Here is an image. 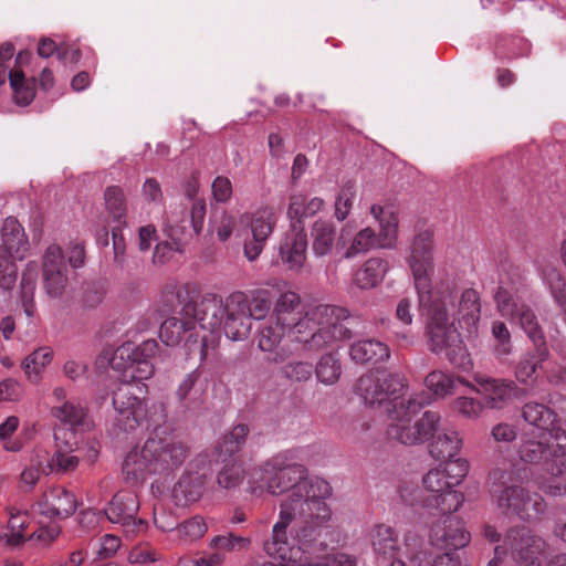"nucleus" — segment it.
<instances>
[{"label":"nucleus","mask_w":566,"mask_h":566,"mask_svg":"<svg viewBox=\"0 0 566 566\" xmlns=\"http://www.w3.org/2000/svg\"><path fill=\"white\" fill-rule=\"evenodd\" d=\"M313 455V447L283 450L250 472L248 492L252 495L289 493L280 505L271 537L263 545L271 559L295 560L300 549L290 543V537L294 535L300 542H313L327 530L333 518L327 503L332 496L331 484L322 478L310 476L303 464Z\"/></svg>","instance_id":"f257e3e1"},{"label":"nucleus","mask_w":566,"mask_h":566,"mask_svg":"<svg viewBox=\"0 0 566 566\" xmlns=\"http://www.w3.org/2000/svg\"><path fill=\"white\" fill-rule=\"evenodd\" d=\"M356 394L367 406H384L388 416L387 434L407 446L428 440L439 424V416L431 411L419 415L428 402L419 395H406L407 384L399 373L377 370L361 376Z\"/></svg>","instance_id":"f03ea898"},{"label":"nucleus","mask_w":566,"mask_h":566,"mask_svg":"<svg viewBox=\"0 0 566 566\" xmlns=\"http://www.w3.org/2000/svg\"><path fill=\"white\" fill-rule=\"evenodd\" d=\"M431 248L430 233H420L411 243L408 259L419 296V304L421 307L428 308V346L431 352L444 355L453 365L468 370L471 368V360L463 345V338L449 322L448 305L453 304L447 296L433 298L431 291Z\"/></svg>","instance_id":"7ed1b4c3"},{"label":"nucleus","mask_w":566,"mask_h":566,"mask_svg":"<svg viewBox=\"0 0 566 566\" xmlns=\"http://www.w3.org/2000/svg\"><path fill=\"white\" fill-rule=\"evenodd\" d=\"M270 318L287 328L291 339L302 344V349L307 352L352 338L346 310L321 305L302 317L300 297L294 292H285L279 297Z\"/></svg>","instance_id":"20e7f679"},{"label":"nucleus","mask_w":566,"mask_h":566,"mask_svg":"<svg viewBox=\"0 0 566 566\" xmlns=\"http://www.w3.org/2000/svg\"><path fill=\"white\" fill-rule=\"evenodd\" d=\"M186 314L199 315V326L207 331L209 338L214 337L218 343L221 332L230 340L245 339L252 329L250 319V303L243 292L231 293L223 302L214 294L200 297L198 306L186 307Z\"/></svg>","instance_id":"39448f33"},{"label":"nucleus","mask_w":566,"mask_h":566,"mask_svg":"<svg viewBox=\"0 0 566 566\" xmlns=\"http://www.w3.org/2000/svg\"><path fill=\"white\" fill-rule=\"evenodd\" d=\"M188 457V448L171 436L151 437L142 447L132 449L124 459L122 472L130 483L145 481L150 475H167L178 469Z\"/></svg>","instance_id":"423d86ee"},{"label":"nucleus","mask_w":566,"mask_h":566,"mask_svg":"<svg viewBox=\"0 0 566 566\" xmlns=\"http://www.w3.org/2000/svg\"><path fill=\"white\" fill-rule=\"evenodd\" d=\"M164 301L175 310L180 306L179 317H170L163 322L159 331L161 340L167 346H184L188 354L195 348H199L200 358L205 359L208 355V348L216 346L214 337L209 338L207 331L199 326V315L186 314V307L190 305L198 306L200 298L189 300V292L185 286H176L174 291H167L164 294Z\"/></svg>","instance_id":"0eeeda50"},{"label":"nucleus","mask_w":566,"mask_h":566,"mask_svg":"<svg viewBox=\"0 0 566 566\" xmlns=\"http://www.w3.org/2000/svg\"><path fill=\"white\" fill-rule=\"evenodd\" d=\"M500 314L511 322H518L521 327L537 347L535 353L525 354L515 367V377L522 384H528L547 359L548 350L544 346V337L533 311L521 303L513 290L501 285L495 294Z\"/></svg>","instance_id":"6e6552de"},{"label":"nucleus","mask_w":566,"mask_h":566,"mask_svg":"<svg viewBox=\"0 0 566 566\" xmlns=\"http://www.w3.org/2000/svg\"><path fill=\"white\" fill-rule=\"evenodd\" d=\"M469 462L457 458L429 470L422 478L423 489L429 493L424 506L434 509L441 515L457 512L464 502V495L455 488L469 472Z\"/></svg>","instance_id":"1a4fd4ad"},{"label":"nucleus","mask_w":566,"mask_h":566,"mask_svg":"<svg viewBox=\"0 0 566 566\" xmlns=\"http://www.w3.org/2000/svg\"><path fill=\"white\" fill-rule=\"evenodd\" d=\"M545 541L525 526L506 532L503 543L495 547L494 558L488 566H541L539 556Z\"/></svg>","instance_id":"9d476101"},{"label":"nucleus","mask_w":566,"mask_h":566,"mask_svg":"<svg viewBox=\"0 0 566 566\" xmlns=\"http://www.w3.org/2000/svg\"><path fill=\"white\" fill-rule=\"evenodd\" d=\"M518 454L525 463L541 464L545 470L556 471V465L566 455V431L531 430L523 436Z\"/></svg>","instance_id":"9b49d317"},{"label":"nucleus","mask_w":566,"mask_h":566,"mask_svg":"<svg viewBox=\"0 0 566 566\" xmlns=\"http://www.w3.org/2000/svg\"><path fill=\"white\" fill-rule=\"evenodd\" d=\"M0 237V287L10 290L17 280V261L25 259L30 244L23 227L12 217L3 221Z\"/></svg>","instance_id":"f8f14e48"},{"label":"nucleus","mask_w":566,"mask_h":566,"mask_svg":"<svg viewBox=\"0 0 566 566\" xmlns=\"http://www.w3.org/2000/svg\"><path fill=\"white\" fill-rule=\"evenodd\" d=\"M276 222L275 213L271 207H260L253 212H243L239 223L251 231V239L243 243V253L249 261H255L262 253L266 240L273 232Z\"/></svg>","instance_id":"ddd939ff"},{"label":"nucleus","mask_w":566,"mask_h":566,"mask_svg":"<svg viewBox=\"0 0 566 566\" xmlns=\"http://www.w3.org/2000/svg\"><path fill=\"white\" fill-rule=\"evenodd\" d=\"M495 496L497 507L505 514H516L523 520L537 517L544 511V501L538 494H530L520 485H510Z\"/></svg>","instance_id":"4468645a"},{"label":"nucleus","mask_w":566,"mask_h":566,"mask_svg":"<svg viewBox=\"0 0 566 566\" xmlns=\"http://www.w3.org/2000/svg\"><path fill=\"white\" fill-rule=\"evenodd\" d=\"M113 406L116 411L115 426L125 432L134 431L149 417L148 403L134 396L127 386L114 392Z\"/></svg>","instance_id":"2eb2a0df"},{"label":"nucleus","mask_w":566,"mask_h":566,"mask_svg":"<svg viewBox=\"0 0 566 566\" xmlns=\"http://www.w3.org/2000/svg\"><path fill=\"white\" fill-rule=\"evenodd\" d=\"M42 281L45 292L52 296H61L69 285V269L60 245L50 244L42 258Z\"/></svg>","instance_id":"dca6fc26"},{"label":"nucleus","mask_w":566,"mask_h":566,"mask_svg":"<svg viewBox=\"0 0 566 566\" xmlns=\"http://www.w3.org/2000/svg\"><path fill=\"white\" fill-rule=\"evenodd\" d=\"M139 509L137 496L133 492H118L105 509V514L109 522L120 524L127 536L140 532L145 523L137 520L136 514Z\"/></svg>","instance_id":"f3484780"},{"label":"nucleus","mask_w":566,"mask_h":566,"mask_svg":"<svg viewBox=\"0 0 566 566\" xmlns=\"http://www.w3.org/2000/svg\"><path fill=\"white\" fill-rule=\"evenodd\" d=\"M332 521L328 523V527L324 531L315 541L310 543L300 542L298 538L294 539V535L290 537V543L300 549V553L295 560H274L272 559L269 563H254L251 566H356V558L352 555L345 553H336L325 558L324 563H311L308 556H306V549L316 542L319 545L325 544V541H321L323 535H327L331 532Z\"/></svg>","instance_id":"a211bd4d"},{"label":"nucleus","mask_w":566,"mask_h":566,"mask_svg":"<svg viewBox=\"0 0 566 566\" xmlns=\"http://www.w3.org/2000/svg\"><path fill=\"white\" fill-rule=\"evenodd\" d=\"M449 297L452 304L453 300L451 295L444 294L438 298ZM433 298H437L433 296ZM455 305H448V310H454ZM481 305L476 291L472 289L465 290L458 300L457 311H452V316L457 317L461 329L464 333V337L468 339L475 338L479 331Z\"/></svg>","instance_id":"6ab92c4d"},{"label":"nucleus","mask_w":566,"mask_h":566,"mask_svg":"<svg viewBox=\"0 0 566 566\" xmlns=\"http://www.w3.org/2000/svg\"><path fill=\"white\" fill-rule=\"evenodd\" d=\"M50 415L62 424L60 428L75 431L85 418V409L76 399L69 398L63 387H55L50 399Z\"/></svg>","instance_id":"aec40b11"},{"label":"nucleus","mask_w":566,"mask_h":566,"mask_svg":"<svg viewBox=\"0 0 566 566\" xmlns=\"http://www.w3.org/2000/svg\"><path fill=\"white\" fill-rule=\"evenodd\" d=\"M287 328L274 323L273 318H269L258 334V347L265 354L269 363L281 364L285 361L293 352L282 345L283 336Z\"/></svg>","instance_id":"412c9836"},{"label":"nucleus","mask_w":566,"mask_h":566,"mask_svg":"<svg viewBox=\"0 0 566 566\" xmlns=\"http://www.w3.org/2000/svg\"><path fill=\"white\" fill-rule=\"evenodd\" d=\"M55 451L50 455L53 473H66L76 469L78 464L77 457L73 451L77 446L76 432L65 428L54 430Z\"/></svg>","instance_id":"4be33fe9"},{"label":"nucleus","mask_w":566,"mask_h":566,"mask_svg":"<svg viewBox=\"0 0 566 566\" xmlns=\"http://www.w3.org/2000/svg\"><path fill=\"white\" fill-rule=\"evenodd\" d=\"M36 506L42 515L66 518L75 513L77 501L72 492L62 486H54L43 494Z\"/></svg>","instance_id":"5701e85b"},{"label":"nucleus","mask_w":566,"mask_h":566,"mask_svg":"<svg viewBox=\"0 0 566 566\" xmlns=\"http://www.w3.org/2000/svg\"><path fill=\"white\" fill-rule=\"evenodd\" d=\"M481 389L471 387L483 396L485 406L490 409H503L511 403L518 394V388L513 381L502 379H482L479 381Z\"/></svg>","instance_id":"b1692460"},{"label":"nucleus","mask_w":566,"mask_h":566,"mask_svg":"<svg viewBox=\"0 0 566 566\" xmlns=\"http://www.w3.org/2000/svg\"><path fill=\"white\" fill-rule=\"evenodd\" d=\"M369 541L374 553L385 560H392L391 565L401 560L406 566L403 554L398 546L394 530L385 524L375 525L369 532Z\"/></svg>","instance_id":"393cba45"},{"label":"nucleus","mask_w":566,"mask_h":566,"mask_svg":"<svg viewBox=\"0 0 566 566\" xmlns=\"http://www.w3.org/2000/svg\"><path fill=\"white\" fill-rule=\"evenodd\" d=\"M307 240L301 231L287 232L280 243L281 262L292 271H300L306 261Z\"/></svg>","instance_id":"a878e982"},{"label":"nucleus","mask_w":566,"mask_h":566,"mask_svg":"<svg viewBox=\"0 0 566 566\" xmlns=\"http://www.w3.org/2000/svg\"><path fill=\"white\" fill-rule=\"evenodd\" d=\"M443 524L448 526L449 531L444 527L437 525L432 528L431 539L437 546L458 549L464 547L470 542V534L461 525L460 522L452 517L451 514L443 515Z\"/></svg>","instance_id":"bb28decb"},{"label":"nucleus","mask_w":566,"mask_h":566,"mask_svg":"<svg viewBox=\"0 0 566 566\" xmlns=\"http://www.w3.org/2000/svg\"><path fill=\"white\" fill-rule=\"evenodd\" d=\"M388 262L380 258H370L355 272L352 287L368 291L378 286L388 272Z\"/></svg>","instance_id":"cd10ccee"},{"label":"nucleus","mask_w":566,"mask_h":566,"mask_svg":"<svg viewBox=\"0 0 566 566\" xmlns=\"http://www.w3.org/2000/svg\"><path fill=\"white\" fill-rule=\"evenodd\" d=\"M349 355L356 363H380L390 357L387 344L377 339H361L352 344Z\"/></svg>","instance_id":"c85d7f7f"},{"label":"nucleus","mask_w":566,"mask_h":566,"mask_svg":"<svg viewBox=\"0 0 566 566\" xmlns=\"http://www.w3.org/2000/svg\"><path fill=\"white\" fill-rule=\"evenodd\" d=\"M373 217L379 221V248L390 249L397 241L398 233V217L391 210H386L379 205H374L370 208Z\"/></svg>","instance_id":"c756f323"},{"label":"nucleus","mask_w":566,"mask_h":566,"mask_svg":"<svg viewBox=\"0 0 566 566\" xmlns=\"http://www.w3.org/2000/svg\"><path fill=\"white\" fill-rule=\"evenodd\" d=\"M312 251L315 256L323 258L332 253L335 239L336 229L331 221L316 220L311 230Z\"/></svg>","instance_id":"7c9ffc66"},{"label":"nucleus","mask_w":566,"mask_h":566,"mask_svg":"<svg viewBox=\"0 0 566 566\" xmlns=\"http://www.w3.org/2000/svg\"><path fill=\"white\" fill-rule=\"evenodd\" d=\"M53 349L48 346H42L33 350L21 361V369L25 378L31 382H39L42 376L52 363Z\"/></svg>","instance_id":"2f4dec72"},{"label":"nucleus","mask_w":566,"mask_h":566,"mask_svg":"<svg viewBox=\"0 0 566 566\" xmlns=\"http://www.w3.org/2000/svg\"><path fill=\"white\" fill-rule=\"evenodd\" d=\"M203 488V478L199 474H184L174 485L171 494L174 500L181 505L197 501Z\"/></svg>","instance_id":"473e14b6"},{"label":"nucleus","mask_w":566,"mask_h":566,"mask_svg":"<svg viewBox=\"0 0 566 566\" xmlns=\"http://www.w3.org/2000/svg\"><path fill=\"white\" fill-rule=\"evenodd\" d=\"M463 439L458 431L440 433L430 444V453L438 460H448L454 458L462 448Z\"/></svg>","instance_id":"72a5a7b5"},{"label":"nucleus","mask_w":566,"mask_h":566,"mask_svg":"<svg viewBox=\"0 0 566 566\" xmlns=\"http://www.w3.org/2000/svg\"><path fill=\"white\" fill-rule=\"evenodd\" d=\"M523 418L534 428L535 431H553L559 428H554L555 413L544 405L530 402L523 408Z\"/></svg>","instance_id":"f704fd0d"},{"label":"nucleus","mask_w":566,"mask_h":566,"mask_svg":"<svg viewBox=\"0 0 566 566\" xmlns=\"http://www.w3.org/2000/svg\"><path fill=\"white\" fill-rule=\"evenodd\" d=\"M424 384L434 396L440 398L452 395L459 384L471 387L461 378H453L452 376L440 370L431 371L427 376Z\"/></svg>","instance_id":"c9c22d12"},{"label":"nucleus","mask_w":566,"mask_h":566,"mask_svg":"<svg viewBox=\"0 0 566 566\" xmlns=\"http://www.w3.org/2000/svg\"><path fill=\"white\" fill-rule=\"evenodd\" d=\"M7 513L10 534L6 535V541L10 546H19L24 542L23 530L30 523V515L15 506H8Z\"/></svg>","instance_id":"e433bc0d"},{"label":"nucleus","mask_w":566,"mask_h":566,"mask_svg":"<svg viewBox=\"0 0 566 566\" xmlns=\"http://www.w3.org/2000/svg\"><path fill=\"white\" fill-rule=\"evenodd\" d=\"M249 433V428L245 424L234 426L228 433H226L218 446V455L222 460L232 457L241 450L245 443Z\"/></svg>","instance_id":"4c0bfd02"},{"label":"nucleus","mask_w":566,"mask_h":566,"mask_svg":"<svg viewBox=\"0 0 566 566\" xmlns=\"http://www.w3.org/2000/svg\"><path fill=\"white\" fill-rule=\"evenodd\" d=\"M164 230L167 237L172 240V243L161 242L155 247L154 259L158 262H164L174 251H180L186 228L174 226L172 220L168 218Z\"/></svg>","instance_id":"58836bf2"},{"label":"nucleus","mask_w":566,"mask_h":566,"mask_svg":"<svg viewBox=\"0 0 566 566\" xmlns=\"http://www.w3.org/2000/svg\"><path fill=\"white\" fill-rule=\"evenodd\" d=\"M36 287V269L33 264H28L20 283V302L28 317L35 313L34 292Z\"/></svg>","instance_id":"ea45409f"},{"label":"nucleus","mask_w":566,"mask_h":566,"mask_svg":"<svg viewBox=\"0 0 566 566\" xmlns=\"http://www.w3.org/2000/svg\"><path fill=\"white\" fill-rule=\"evenodd\" d=\"M8 78L10 81V86L13 91L17 104L23 106L29 105L35 96L33 80H25L24 73L20 70H10L8 73Z\"/></svg>","instance_id":"a19ab883"},{"label":"nucleus","mask_w":566,"mask_h":566,"mask_svg":"<svg viewBox=\"0 0 566 566\" xmlns=\"http://www.w3.org/2000/svg\"><path fill=\"white\" fill-rule=\"evenodd\" d=\"M374 248H379V240L370 228L359 230L344 252L345 259H353L361 253H366Z\"/></svg>","instance_id":"79ce46f5"},{"label":"nucleus","mask_w":566,"mask_h":566,"mask_svg":"<svg viewBox=\"0 0 566 566\" xmlns=\"http://www.w3.org/2000/svg\"><path fill=\"white\" fill-rule=\"evenodd\" d=\"M255 467H251L249 469L241 462H232L222 468V470L218 474V483L220 486L224 489H233L243 483L245 480L248 482L250 472Z\"/></svg>","instance_id":"37998d69"},{"label":"nucleus","mask_w":566,"mask_h":566,"mask_svg":"<svg viewBox=\"0 0 566 566\" xmlns=\"http://www.w3.org/2000/svg\"><path fill=\"white\" fill-rule=\"evenodd\" d=\"M19 426L20 420L17 416H9L0 422V446L4 451L15 453L23 449L24 442L19 438H14Z\"/></svg>","instance_id":"c03bdc74"},{"label":"nucleus","mask_w":566,"mask_h":566,"mask_svg":"<svg viewBox=\"0 0 566 566\" xmlns=\"http://www.w3.org/2000/svg\"><path fill=\"white\" fill-rule=\"evenodd\" d=\"M318 381L326 386L334 385L340 377L342 365L335 355H324L318 360L315 368Z\"/></svg>","instance_id":"a18cd8bd"},{"label":"nucleus","mask_w":566,"mask_h":566,"mask_svg":"<svg viewBox=\"0 0 566 566\" xmlns=\"http://www.w3.org/2000/svg\"><path fill=\"white\" fill-rule=\"evenodd\" d=\"M549 478L541 484V490L551 496L566 495V469L565 460L556 465V471L546 470Z\"/></svg>","instance_id":"49530a36"},{"label":"nucleus","mask_w":566,"mask_h":566,"mask_svg":"<svg viewBox=\"0 0 566 566\" xmlns=\"http://www.w3.org/2000/svg\"><path fill=\"white\" fill-rule=\"evenodd\" d=\"M324 207V200L321 198H312L305 202L302 195H295L291 198L289 214L292 218L296 217H311L317 213Z\"/></svg>","instance_id":"de8ad7c7"},{"label":"nucleus","mask_w":566,"mask_h":566,"mask_svg":"<svg viewBox=\"0 0 566 566\" xmlns=\"http://www.w3.org/2000/svg\"><path fill=\"white\" fill-rule=\"evenodd\" d=\"M210 222L212 230L222 242L230 239L233 233L239 235V230L237 229L239 219L227 210H223L219 216H216Z\"/></svg>","instance_id":"09e8293b"},{"label":"nucleus","mask_w":566,"mask_h":566,"mask_svg":"<svg viewBox=\"0 0 566 566\" xmlns=\"http://www.w3.org/2000/svg\"><path fill=\"white\" fill-rule=\"evenodd\" d=\"M250 545L251 539L249 537L238 536L233 533L214 536L209 542V547L219 549L224 554L226 552L248 549Z\"/></svg>","instance_id":"8fccbe9b"},{"label":"nucleus","mask_w":566,"mask_h":566,"mask_svg":"<svg viewBox=\"0 0 566 566\" xmlns=\"http://www.w3.org/2000/svg\"><path fill=\"white\" fill-rule=\"evenodd\" d=\"M136 348L132 343H125L115 349L108 357L109 365L113 369L128 374L134 363Z\"/></svg>","instance_id":"3c124183"},{"label":"nucleus","mask_w":566,"mask_h":566,"mask_svg":"<svg viewBox=\"0 0 566 566\" xmlns=\"http://www.w3.org/2000/svg\"><path fill=\"white\" fill-rule=\"evenodd\" d=\"M105 207L114 220H120L126 214V201L123 190L112 186L104 193Z\"/></svg>","instance_id":"603ef678"},{"label":"nucleus","mask_w":566,"mask_h":566,"mask_svg":"<svg viewBox=\"0 0 566 566\" xmlns=\"http://www.w3.org/2000/svg\"><path fill=\"white\" fill-rule=\"evenodd\" d=\"M355 186L352 182H347L339 189L335 199V218L338 221H344L353 207L355 200Z\"/></svg>","instance_id":"864d4df0"},{"label":"nucleus","mask_w":566,"mask_h":566,"mask_svg":"<svg viewBox=\"0 0 566 566\" xmlns=\"http://www.w3.org/2000/svg\"><path fill=\"white\" fill-rule=\"evenodd\" d=\"M491 332L496 342L494 345V354L500 358L509 356L513 350V346L511 343V334L506 325L503 322L495 321L492 324Z\"/></svg>","instance_id":"5fc2aeb1"},{"label":"nucleus","mask_w":566,"mask_h":566,"mask_svg":"<svg viewBox=\"0 0 566 566\" xmlns=\"http://www.w3.org/2000/svg\"><path fill=\"white\" fill-rule=\"evenodd\" d=\"M484 403L472 397L460 396L453 401V410L469 420H476L484 410Z\"/></svg>","instance_id":"6e6d98bb"},{"label":"nucleus","mask_w":566,"mask_h":566,"mask_svg":"<svg viewBox=\"0 0 566 566\" xmlns=\"http://www.w3.org/2000/svg\"><path fill=\"white\" fill-rule=\"evenodd\" d=\"M208 530V526L202 517L195 516L186 522H184L178 528L177 532L181 538L186 542H193L201 538Z\"/></svg>","instance_id":"4d7b16f0"},{"label":"nucleus","mask_w":566,"mask_h":566,"mask_svg":"<svg viewBox=\"0 0 566 566\" xmlns=\"http://www.w3.org/2000/svg\"><path fill=\"white\" fill-rule=\"evenodd\" d=\"M200 374L198 370H192L187 374L179 382L176 396L180 402L196 400L199 390L196 388V384L199 380Z\"/></svg>","instance_id":"13d9d810"},{"label":"nucleus","mask_w":566,"mask_h":566,"mask_svg":"<svg viewBox=\"0 0 566 566\" xmlns=\"http://www.w3.org/2000/svg\"><path fill=\"white\" fill-rule=\"evenodd\" d=\"M282 373L294 381H306L313 375V366L307 361H291L283 366Z\"/></svg>","instance_id":"bf43d9fd"},{"label":"nucleus","mask_w":566,"mask_h":566,"mask_svg":"<svg viewBox=\"0 0 566 566\" xmlns=\"http://www.w3.org/2000/svg\"><path fill=\"white\" fill-rule=\"evenodd\" d=\"M28 467H33L43 475H46L52 472V464L50 463V454L48 450L43 447L36 446L32 449L29 454Z\"/></svg>","instance_id":"052dcab7"},{"label":"nucleus","mask_w":566,"mask_h":566,"mask_svg":"<svg viewBox=\"0 0 566 566\" xmlns=\"http://www.w3.org/2000/svg\"><path fill=\"white\" fill-rule=\"evenodd\" d=\"M23 396L22 384L13 378L0 381V401H18Z\"/></svg>","instance_id":"680f3d73"},{"label":"nucleus","mask_w":566,"mask_h":566,"mask_svg":"<svg viewBox=\"0 0 566 566\" xmlns=\"http://www.w3.org/2000/svg\"><path fill=\"white\" fill-rule=\"evenodd\" d=\"M211 191L214 201L226 203L232 197V184L229 178L219 176L213 180Z\"/></svg>","instance_id":"e2e57ef3"},{"label":"nucleus","mask_w":566,"mask_h":566,"mask_svg":"<svg viewBox=\"0 0 566 566\" xmlns=\"http://www.w3.org/2000/svg\"><path fill=\"white\" fill-rule=\"evenodd\" d=\"M142 197L147 203L160 205L164 196L159 182L154 178L146 179L142 187Z\"/></svg>","instance_id":"0e129e2a"},{"label":"nucleus","mask_w":566,"mask_h":566,"mask_svg":"<svg viewBox=\"0 0 566 566\" xmlns=\"http://www.w3.org/2000/svg\"><path fill=\"white\" fill-rule=\"evenodd\" d=\"M127 375L136 380H147L154 375V365L150 360L137 357Z\"/></svg>","instance_id":"69168bd1"},{"label":"nucleus","mask_w":566,"mask_h":566,"mask_svg":"<svg viewBox=\"0 0 566 566\" xmlns=\"http://www.w3.org/2000/svg\"><path fill=\"white\" fill-rule=\"evenodd\" d=\"M60 526L55 523H51L48 526L40 527L30 536V539L36 541L41 545H49L60 535Z\"/></svg>","instance_id":"338daca9"},{"label":"nucleus","mask_w":566,"mask_h":566,"mask_svg":"<svg viewBox=\"0 0 566 566\" xmlns=\"http://www.w3.org/2000/svg\"><path fill=\"white\" fill-rule=\"evenodd\" d=\"M491 436L496 442H512L517 436L515 426L501 422L491 430Z\"/></svg>","instance_id":"774afa93"}]
</instances>
